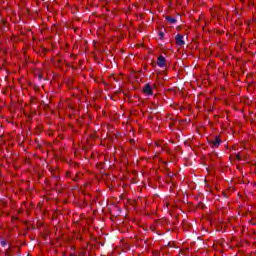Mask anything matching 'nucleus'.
<instances>
[{"label":"nucleus","mask_w":256,"mask_h":256,"mask_svg":"<svg viewBox=\"0 0 256 256\" xmlns=\"http://www.w3.org/2000/svg\"><path fill=\"white\" fill-rule=\"evenodd\" d=\"M5 255L6 256H11V253L8 250H6Z\"/></svg>","instance_id":"1a4fd4ad"},{"label":"nucleus","mask_w":256,"mask_h":256,"mask_svg":"<svg viewBox=\"0 0 256 256\" xmlns=\"http://www.w3.org/2000/svg\"><path fill=\"white\" fill-rule=\"evenodd\" d=\"M2 247H7V241L2 240L0 241Z\"/></svg>","instance_id":"0eeeda50"},{"label":"nucleus","mask_w":256,"mask_h":256,"mask_svg":"<svg viewBox=\"0 0 256 256\" xmlns=\"http://www.w3.org/2000/svg\"><path fill=\"white\" fill-rule=\"evenodd\" d=\"M175 39H176V45H178V47H183V45H185V41L183 40V35L177 34Z\"/></svg>","instance_id":"7ed1b4c3"},{"label":"nucleus","mask_w":256,"mask_h":256,"mask_svg":"<svg viewBox=\"0 0 256 256\" xmlns=\"http://www.w3.org/2000/svg\"><path fill=\"white\" fill-rule=\"evenodd\" d=\"M236 159H238V161H241V155L236 154Z\"/></svg>","instance_id":"6e6552de"},{"label":"nucleus","mask_w":256,"mask_h":256,"mask_svg":"<svg viewBox=\"0 0 256 256\" xmlns=\"http://www.w3.org/2000/svg\"><path fill=\"white\" fill-rule=\"evenodd\" d=\"M157 65L158 67H167V60L165 59V57L163 55H160L158 57V60H157Z\"/></svg>","instance_id":"f257e3e1"},{"label":"nucleus","mask_w":256,"mask_h":256,"mask_svg":"<svg viewBox=\"0 0 256 256\" xmlns=\"http://www.w3.org/2000/svg\"><path fill=\"white\" fill-rule=\"evenodd\" d=\"M165 19H166V21L171 23V25H175V23H177V19H175V18H173L171 16H166Z\"/></svg>","instance_id":"39448f33"},{"label":"nucleus","mask_w":256,"mask_h":256,"mask_svg":"<svg viewBox=\"0 0 256 256\" xmlns=\"http://www.w3.org/2000/svg\"><path fill=\"white\" fill-rule=\"evenodd\" d=\"M142 91L145 95H149V96L153 95V88H151V84L149 83L145 84Z\"/></svg>","instance_id":"f03ea898"},{"label":"nucleus","mask_w":256,"mask_h":256,"mask_svg":"<svg viewBox=\"0 0 256 256\" xmlns=\"http://www.w3.org/2000/svg\"><path fill=\"white\" fill-rule=\"evenodd\" d=\"M158 35H159V39H163V37H165V32H163V30H160Z\"/></svg>","instance_id":"423d86ee"},{"label":"nucleus","mask_w":256,"mask_h":256,"mask_svg":"<svg viewBox=\"0 0 256 256\" xmlns=\"http://www.w3.org/2000/svg\"><path fill=\"white\" fill-rule=\"evenodd\" d=\"M210 143H212L213 147H219V145L222 143L221 137L215 136L214 139L210 141Z\"/></svg>","instance_id":"20e7f679"}]
</instances>
